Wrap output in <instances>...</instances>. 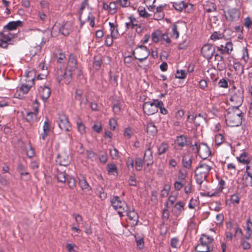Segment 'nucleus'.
Wrapping results in <instances>:
<instances>
[{"label":"nucleus","mask_w":252,"mask_h":252,"mask_svg":"<svg viewBox=\"0 0 252 252\" xmlns=\"http://www.w3.org/2000/svg\"><path fill=\"white\" fill-rule=\"evenodd\" d=\"M80 69L77 66V61L73 55H70L68 58V62L66 67V70L63 72L62 69L58 70V80L59 82L64 80L66 84L70 83L71 80V76L77 72H80Z\"/></svg>","instance_id":"nucleus-1"},{"label":"nucleus","mask_w":252,"mask_h":252,"mask_svg":"<svg viewBox=\"0 0 252 252\" xmlns=\"http://www.w3.org/2000/svg\"><path fill=\"white\" fill-rule=\"evenodd\" d=\"M243 115L239 108H230L225 115L226 122L230 126H238L242 124Z\"/></svg>","instance_id":"nucleus-2"},{"label":"nucleus","mask_w":252,"mask_h":252,"mask_svg":"<svg viewBox=\"0 0 252 252\" xmlns=\"http://www.w3.org/2000/svg\"><path fill=\"white\" fill-rule=\"evenodd\" d=\"M200 243L196 247L198 252H210L213 250L212 242L213 239L205 234H202L200 238Z\"/></svg>","instance_id":"nucleus-3"},{"label":"nucleus","mask_w":252,"mask_h":252,"mask_svg":"<svg viewBox=\"0 0 252 252\" xmlns=\"http://www.w3.org/2000/svg\"><path fill=\"white\" fill-rule=\"evenodd\" d=\"M212 166L205 162H200L195 171L196 181L197 184L201 185L206 179Z\"/></svg>","instance_id":"nucleus-4"},{"label":"nucleus","mask_w":252,"mask_h":252,"mask_svg":"<svg viewBox=\"0 0 252 252\" xmlns=\"http://www.w3.org/2000/svg\"><path fill=\"white\" fill-rule=\"evenodd\" d=\"M113 208L118 212L120 217L124 216V213L128 210V207L125 201L122 200L117 196H114L111 200Z\"/></svg>","instance_id":"nucleus-5"},{"label":"nucleus","mask_w":252,"mask_h":252,"mask_svg":"<svg viewBox=\"0 0 252 252\" xmlns=\"http://www.w3.org/2000/svg\"><path fill=\"white\" fill-rule=\"evenodd\" d=\"M163 105V102L158 100L154 99L152 101L146 102L143 104V110L145 114L151 115L158 111V106Z\"/></svg>","instance_id":"nucleus-6"},{"label":"nucleus","mask_w":252,"mask_h":252,"mask_svg":"<svg viewBox=\"0 0 252 252\" xmlns=\"http://www.w3.org/2000/svg\"><path fill=\"white\" fill-rule=\"evenodd\" d=\"M243 91L242 89L234 88L231 92L230 101L232 103V107H237L241 105L243 101Z\"/></svg>","instance_id":"nucleus-7"},{"label":"nucleus","mask_w":252,"mask_h":252,"mask_svg":"<svg viewBox=\"0 0 252 252\" xmlns=\"http://www.w3.org/2000/svg\"><path fill=\"white\" fill-rule=\"evenodd\" d=\"M132 53L135 59L142 62L148 57L150 55V51L146 46L141 45L136 48Z\"/></svg>","instance_id":"nucleus-8"},{"label":"nucleus","mask_w":252,"mask_h":252,"mask_svg":"<svg viewBox=\"0 0 252 252\" xmlns=\"http://www.w3.org/2000/svg\"><path fill=\"white\" fill-rule=\"evenodd\" d=\"M15 34L12 33L9 31H4L0 37V47L5 48L7 47L8 42L15 37Z\"/></svg>","instance_id":"nucleus-9"},{"label":"nucleus","mask_w":252,"mask_h":252,"mask_svg":"<svg viewBox=\"0 0 252 252\" xmlns=\"http://www.w3.org/2000/svg\"><path fill=\"white\" fill-rule=\"evenodd\" d=\"M56 161L62 166H66L71 162V158L68 155L67 153L63 151L59 154L56 159Z\"/></svg>","instance_id":"nucleus-10"},{"label":"nucleus","mask_w":252,"mask_h":252,"mask_svg":"<svg viewBox=\"0 0 252 252\" xmlns=\"http://www.w3.org/2000/svg\"><path fill=\"white\" fill-rule=\"evenodd\" d=\"M59 126L61 129L65 131H70L71 130V126L68 120L64 115H61L59 117Z\"/></svg>","instance_id":"nucleus-11"},{"label":"nucleus","mask_w":252,"mask_h":252,"mask_svg":"<svg viewBox=\"0 0 252 252\" xmlns=\"http://www.w3.org/2000/svg\"><path fill=\"white\" fill-rule=\"evenodd\" d=\"M252 171V165H247L246 168V172L243 175L242 180L243 184L245 186L252 187V176L251 175Z\"/></svg>","instance_id":"nucleus-12"},{"label":"nucleus","mask_w":252,"mask_h":252,"mask_svg":"<svg viewBox=\"0 0 252 252\" xmlns=\"http://www.w3.org/2000/svg\"><path fill=\"white\" fill-rule=\"evenodd\" d=\"M197 153L201 158H207L211 154V151L209 147L205 143H199Z\"/></svg>","instance_id":"nucleus-13"},{"label":"nucleus","mask_w":252,"mask_h":252,"mask_svg":"<svg viewBox=\"0 0 252 252\" xmlns=\"http://www.w3.org/2000/svg\"><path fill=\"white\" fill-rule=\"evenodd\" d=\"M215 51V48L209 44L204 45L201 49L202 55L205 58L208 60L212 57Z\"/></svg>","instance_id":"nucleus-14"},{"label":"nucleus","mask_w":252,"mask_h":252,"mask_svg":"<svg viewBox=\"0 0 252 252\" xmlns=\"http://www.w3.org/2000/svg\"><path fill=\"white\" fill-rule=\"evenodd\" d=\"M240 12L236 8H232L228 10L225 13V17L227 20L229 21H235L239 19Z\"/></svg>","instance_id":"nucleus-15"},{"label":"nucleus","mask_w":252,"mask_h":252,"mask_svg":"<svg viewBox=\"0 0 252 252\" xmlns=\"http://www.w3.org/2000/svg\"><path fill=\"white\" fill-rule=\"evenodd\" d=\"M56 27L58 28L59 32L64 36L68 35L71 31V24L69 22L63 23L59 26L55 25L54 28Z\"/></svg>","instance_id":"nucleus-16"},{"label":"nucleus","mask_w":252,"mask_h":252,"mask_svg":"<svg viewBox=\"0 0 252 252\" xmlns=\"http://www.w3.org/2000/svg\"><path fill=\"white\" fill-rule=\"evenodd\" d=\"M125 214L128 217L132 225L134 226L137 224L139 217L136 212L133 210L128 211V210L126 213H124V215Z\"/></svg>","instance_id":"nucleus-17"},{"label":"nucleus","mask_w":252,"mask_h":252,"mask_svg":"<svg viewBox=\"0 0 252 252\" xmlns=\"http://www.w3.org/2000/svg\"><path fill=\"white\" fill-rule=\"evenodd\" d=\"M143 160L146 163L147 166L153 163V152L150 147L146 149Z\"/></svg>","instance_id":"nucleus-18"},{"label":"nucleus","mask_w":252,"mask_h":252,"mask_svg":"<svg viewBox=\"0 0 252 252\" xmlns=\"http://www.w3.org/2000/svg\"><path fill=\"white\" fill-rule=\"evenodd\" d=\"M39 94L43 99H47L51 94L50 89L46 86H40L38 89Z\"/></svg>","instance_id":"nucleus-19"},{"label":"nucleus","mask_w":252,"mask_h":252,"mask_svg":"<svg viewBox=\"0 0 252 252\" xmlns=\"http://www.w3.org/2000/svg\"><path fill=\"white\" fill-rule=\"evenodd\" d=\"M185 205V203L184 202L182 201H178L174 205L172 212L175 215L179 216L184 211Z\"/></svg>","instance_id":"nucleus-20"},{"label":"nucleus","mask_w":252,"mask_h":252,"mask_svg":"<svg viewBox=\"0 0 252 252\" xmlns=\"http://www.w3.org/2000/svg\"><path fill=\"white\" fill-rule=\"evenodd\" d=\"M187 145V139L185 136H178L175 141V147L177 149H181Z\"/></svg>","instance_id":"nucleus-21"},{"label":"nucleus","mask_w":252,"mask_h":252,"mask_svg":"<svg viewBox=\"0 0 252 252\" xmlns=\"http://www.w3.org/2000/svg\"><path fill=\"white\" fill-rule=\"evenodd\" d=\"M79 185L82 189L85 191L90 193L91 191V188L84 177L81 176L79 178Z\"/></svg>","instance_id":"nucleus-22"},{"label":"nucleus","mask_w":252,"mask_h":252,"mask_svg":"<svg viewBox=\"0 0 252 252\" xmlns=\"http://www.w3.org/2000/svg\"><path fill=\"white\" fill-rule=\"evenodd\" d=\"M128 21L125 23L127 29H133L136 26H138V21L133 16H130L128 17Z\"/></svg>","instance_id":"nucleus-23"},{"label":"nucleus","mask_w":252,"mask_h":252,"mask_svg":"<svg viewBox=\"0 0 252 252\" xmlns=\"http://www.w3.org/2000/svg\"><path fill=\"white\" fill-rule=\"evenodd\" d=\"M244 228L246 230L245 238L247 239H250L252 237V222L250 220H247L246 224L244 226Z\"/></svg>","instance_id":"nucleus-24"},{"label":"nucleus","mask_w":252,"mask_h":252,"mask_svg":"<svg viewBox=\"0 0 252 252\" xmlns=\"http://www.w3.org/2000/svg\"><path fill=\"white\" fill-rule=\"evenodd\" d=\"M203 7L204 10L209 13L215 11L216 10V4L214 2L209 1H206L203 4Z\"/></svg>","instance_id":"nucleus-25"},{"label":"nucleus","mask_w":252,"mask_h":252,"mask_svg":"<svg viewBox=\"0 0 252 252\" xmlns=\"http://www.w3.org/2000/svg\"><path fill=\"white\" fill-rule=\"evenodd\" d=\"M109 25L110 27L111 36L114 39L118 38L120 35L118 30V26L111 22H109Z\"/></svg>","instance_id":"nucleus-26"},{"label":"nucleus","mask_w":252,"mask_h":252,"mask_svg":"<svg viewBox=\"0 0 252 252\" xmlns=\"http://www.w3.org/2000/svg\"><path fill=\"white\" fill-rule=\"evenodd\" d=\"M34 79L32 78L31 80L28 81V84H23L20 88V92H22L24 94L28 93L31 89L32 86L33 84Z\"/></svg>","instance_id":"nucleus-27"},{"label":"nucleus","mask_w":252,"mask_h":252,"mask_svg":"<svg viewBox=\"0 0 252 252\" xmlns=\"http://www.w3.org/2000/svg\"><path fill=\"white\" fill-rule=\"evenodd\" d=\"M22 22L19 20L16 21H12L8 23L6 26V28L9 30H15L19 27L22 26Z\"/></svg>","instance_id":"nucleus-28"},{"label":"nucleus","mask_w":252,"mask_h":252,"mask_svg":"<svg viewBox=\"0 0 252 252\" xmlns=\"http://www.w3.org/2000/svg\"><path fill=\"white\" fill-rule=\"evenodd\" d=\"M169 148V144L163 142L158 147V155H161L165 153Z\"/></svg>","instance_id":"nucleus-29"},{"label":"nucleus","mask_w":252,"mask_h":252,"mask_svg":"<svg viewBox=\"0 0 252 252\" xmlns=\"http://www.w3.org/2000/svg\"><path fill=\"white\" fill-rule=\"evenodd\" d=\"M237 160L244 164H248L250 161L247 154L243 152L239 157L237 158Z\"/></svg>","instance_id":"nucleus-30"},{"label":"nucleus","mask_w":252,"mask_h":252,"mask_svg":"<svg viewBox=\"0 0 252 252\" xmlns=\"http://www.w3.org/2000/svg\"><path fill=\"white\" fill-rule=\"evenodd\" d=\"M192 159L190 156H186L183 158V166L187 168H190L191 166Z\"/></svg>","instance_id":"nucleus-31"},{"label":"nucleus","mask_w":252,"mask_h":252,"mask_svg":"<svg viewBox=\"0 0 252 252\" xmlns=\"http://www.w3.org/2000/svg\"><path fill=\"white\" fill-rule=\"evenodd\" d=\"M147 131L151 135H154L157 133L158 130L153 123H149L147 124Z\"/></svg>","instance_id":"nucleus-32"},{"label":"nucleus","mask_w":252,"mask_h":252,"mask_svg":"<svg viewBox=\"0 0 252 252\" xmlns=\"http://www.w3.org/2000/svg\"><path fill=\"white\" fill-rule=\"evenodd\" d=\"M171 32H170V36L171 37L175 39H177L179 36V32L178 31V27L176 24H174L171 27Z\"/></svg>","instance_id":"nucleus-33"},{"label":"nucleus","mask_w":252,"mask_h":252,"mask_svg":"<svg viewBox=\"0 0 252 252\" xmlns=\"http://www.w3.org/2000/svg\"><path fill=\"white\" fill-rule=\"evenodd\" d=\"M144 160L140 158H136L135 160V167L137 171L142 170Z\"/></svg>","instance_id":"nucleus-34"},{"label":"nucleus","mask_w":252,"mask_h":252,"mask_svg":"<svg viewBox=\"0 0 252 252\" xmlns=\"http://www.w3.org/2000/svg\"><path fill=\"white\" fill-rule=\"evenodd\" d=\"M185 5V2L183 1L179 2H173V6L176 10L182 11L184 9Z\"/></svg>","instance_id":"nucleus-35"},{"label":"nucleus","mask_w":252,"mask_h":252,"mask_svg":"<svg viewBox=\"0 0 252 252\" xmlns=\"http://www.w3.org/2000/svg\"><path fill=\"white\" fill-rule=\"evenodd\" d=\"M57 178L59 182L64 183L67 177H66V174L64 172L59 171L57 174Z\"/></svg>","instance_id":"nucleus-36"},{"label":"nucleus","mask_w":252,"mask_h":252,"mask_svg":"<svg viewBox=\"0 0 252 252\" xmlns=\"http://www.w3.org/2000/svg\"><path fill=\"white\" fill-rule=\"evenodd\" d=\"M233 50V44L231 42H226L224 44V53L229 54Z\"/></svg>","instance_id":"nucleus-37"},{"label":"nucleus","mask_w":252,"mask_h":252,"mask_svg":"<svg viewBox=\"0 0 252 252\" xmlns=\"http://www.w3.org/2000/svg\"><path fill=\"white\" fill-rule=\"evenodd\" d=\"M76 124L78 132L81 134L86 133V131L85 125L81 122H77Z\"/></svg>","instance_id":"nucleus-38"},{"label":"nucleus","mask_w":252,"mask_h":252,"mask_svg":"<svg viewBox=\"0 0 252 252\" xmlns=\"http://www.w3.org/2000/svg\"><path fill=\"white\" fill-rule=\"evenodd\" d=\"M109 152L111 157L114 159H117L119 158V151L115 148L109 149Z\"/></svg>","instance_id":"nucleus-39"},{"label":"nucleus","mask_w":252,"mask_h":252,"mask_svg":"<svg viewBox=\"0 0 252 252\" xmlns=\"http://www.w3.org/2000/svg\"><path fill=\"white\" fill-rule=\"evenodd\" d=\"M187 76V72L185 70H177L175 74V77L178 79H185Z\"/></svg>","instance_id":"nucleus-40"},{"label":"nucleus","mask_w":252,"mask_h":252,"mask_svg":"<svg viewBox=\"0 0 252 252\" xmlns=\"http://www.w3.org/2000/svg\"><path fill=\"white\" fill-rule=\"evenodd\" d=\"M242 60H243L244 63H246L248 62L249 59V56L247 48L246 47H244L242 49Z\"/></svg>","instance_id":"nucleus-41"},{"label":"nucleus","mask_w":252,"mask_h":252,"mask_svg":"<svg viewBox=\"0 0 252 252\" xmlns=\"http://www.w3.org/2000/svg\"><path fill=\"white\" fill-rule=\"evenodd\" d=\"M161 35V33L159 31L153 33L152 34V40L155 43L158 42L160 40Z\"/></svg>","instance_id":"nucleus-42"},{"label":"nucleus","mask_w":252,"mask_h":252,"mask_svg":"<svg viewBox=\"0 0 252 252\" xmlns=\"http://www.w3.org/2000/svg\"><path fill=\"white\" fill-rule=\"evenodd\" d=\"M109 13L113 14L117 11V6L115 2H111L109 4Z\"/></svg>","instance_id":"nucleus-43"},{"label":"nucleus","mask_w":252,"mask_h":252,"mask_svg":"<svg viewBox=\"0 0 252 252\" xmlns=\"http://www.w3.org/2000/svg\"><path fill=\"white\" fill-rule=\"evenodd\" d=\"M247 239L245 237L242 239L241 241V245L243 247V249L245 250H249L251 248V244L247 241Z\"/></svg>","instance_id":"nucleus-44"},{"label":"nucleus","mask_w":252,"mask_h":252,"mask_svg":"<svg viewBox=\"0 0 252 252\" xmlns=\"http://www.w3.org/2000/svg\"><path fill=\"white\" fill-rule=\"evenodd\" d=\"M69 188L71 189H74L76 187V182L75 179L72 177H68L66 180Z\"/></svg>","instance_id":"nucleus-45"},{"label":"nucleus","mask_w":252,"mask_h":252,"mask_svg":"<svg viewBox=\"0 0 252 252\" xmlns=\"http://www.w3.org/2000/svg\"><path fill=\"white\" fill-rule=\"evenodd\" d=\"M108 172L109 174L114 175L117 172V167L114 164H109L107 165Z\"/></svg>","instance_id":"nucleus-46"},{"label":"nucleus","mask_w":252,"mask_h":252,"mask_svg":"<svg viewBox=\"0 0 252 252\" xmlns=\"http://www.w3.org/2000/svg\"><path fill=\"white\" fill-rule=\"evenodd\" d=\"M135 240L137 244V246L139 249H143L144 247V241L143 238L140 237H137V236H135Z\"/></svg>","instance_id":"nucleus-47"},{"label":"nucleus","mask_w":252,"mask_h":252,"mask_svg":"<svg viewBox=\"0 0 252 252\" xmlns=\"http://www.w3.org/2000/svg\"><path fill=\"white\" fill-rule=\"evenodd\" d=\"M113 111L115 115H118L120 114L121 111V107L120 103L119 102L114 104L113 106Z\"/></svg>","instance_id":"nucleus-48"},{"label":"nucleus","mask_w":252,"mask_h":252,"mask_svg":"<svg viewBox=\"0 0 252 252\" xmlns=\"http://www.w3.org/2000/svg\"><path fill=\"white\" fill-rule=\"evenodd\" d=\"M224 36V35L222 33L214 32L211 35V38L212 40L215 41L216 40L222 39Z\"/></svg>","instance_id":"nucleus-49"},{"label":"nucleus","mask_w":252,"mask_h":252,"mask_svg":"<svg viewBox=\"0 0 252 252\" xmlns=\"http://www.w3.org/2000/svg\"><path fill=\"white\" fill-rule=\"evenodd\" d=\"M36 118V113L33 112H28L26 116V120L29 122H31L33 120L35 119Z\"/></svg>","instance_id":"nucleus-50"},{"label":"nucleus","mask_w":252,"mask_h":252,"mask_svg":"<svg viewBox=\"0 0 252 252\" xmlns=\"http://www.w3.org/2000/svg\"><path fill=\"white\" fill-rule=\"evenodd\" d=\"M224 141V138L222 134L219 133L215 137V143L217 145H220Z\"/></svg>","instance_id":"nucleus-51"},{"label":"nucleus","mask_w":252,"mask_h":252,"mask_svg":"<svg viewBox=\"0 0 252 252\" xmlns=\"http://www.w3.org/2000/svg\"><path fill=\"white\" fill-rule=\"evenodd\" d=\"M197 200L196 199L191 198L188 205V207L190 209H194L197 206Z\"/></svg>","instance_id":"nucleus-52"},{"label":"nucleus","mask_w":252,"mask_h":252,"mask_svg":"<svg viewBox=\"0 0 252 252\" xmlns=\"http://www.w3.org/2000/svg\"><path fill=\"white\" fill-rule=\"evenodd\" d=\"M164 7V6L163 5H160L159 6H158L156 8L154 6L151 7V8L154 9L153 11H155L154 17L157 16V15H158V13H160V12H163V9Z\"/></svg>","instance_id":"nucleus-53"},{"label":"nucleus","mask_w":252,"mask_h":252,"mask_svg":"<svg viewBox=\"0 0 252 252\" xmlns=\"http://www.w3.org/2000/svg\"><path fill=\"white\" fill-rule=\"evenodd\" d=\"M138 11L140 16L145 18L149 17L151 15L145 10L144 8L139 9Z\"/></svg>","instance_id":"nucleus-54"},{"label":"nucleus","mask_w":252,"mask_h":252,"mask_svg":"<svg viewBox=\"0 0 252 252\" xmlns=\"http://www.w3.org/2000/svg\"><path fill=\"white\" fill-rule=\"evenodd\" d=\"M176 200H177L176 196L170 195L169 197L168 201L167 202V204L168 206L170 207L171 206H172L173 205V204L174 203V202L176 201Z\"/></svg>","instance_id":"nucleus-55"},{"label":"nucleus","mask_w":252,"mask_h":252,"mask_svg":"<svg viewBox=\"0 0 252 252\" xmlns=\"http://www.w3.org/2000/svg\"><path fill=\"white\" fill-rule=\"evenodd\" d=\"M160 40L165 41L166 44H170L171 43V40L167 33H161Z\"/></svg>","instance_id":"nucleus-56"},{"label":"nucleus","mask_w":252,"mask_h":252,"mask_svg":"<svg viewBox=\"0 0 252 252\" xmlns=\"http://www.w3.org/2000/svg\"><path fill=\"white\" fill-rule=\"evenodd\" d=\"M234 69L236 71H243V67L242 64L238 62H235L233 64Z\"/></svg>","instance_id":"nucleus-57"},{"label":"nucleus","mask_w":252,"mask_h":252,"mask_svg":"<svg viewBox=\"0 0 252 252\" xmlns=\"http://www.w3.org/2000/svg\"><path fill=\"white\" fill-rule=\"evenodd\" d=\"M73 217L76 221V225L79 226L80 224L82 223L83 218L80 215L78 214H75L73 215Z\"/></svg>","instance_id":"nucleus-58"},{"label":"nucleus","mask_w":252,"mask_h":252,"mask_svg":"<svg viewBox=\"0 0 252 252\" xmlns=\"http://www.w3.org/2000/svg\"><path fill=\"white\" fill-rule=\"evenodd\" d=\"M218 85L220 87L226 88L228 87V83L225 79L222 78L219 81Z\"/></svg>","instance_id":"nucleus-59"},{"label":"nucleus","mask_w":252,"mask_h":252,"mask_svg":"<svg viewBox=\"0 0 252 252\" xmlns=\"http://www.w3.org/2000/svg\"><path fill=\"white\" fill-rule=\"evenodd\" d=\"M93 129L96 132H100L102 129V126L99 123H96L93 126Z\"/></svg>","instance_id":"nucleus-60"},{"label":"nucleus","mask_w":252,"mask_h":252,"mask_svg":"<svg viewBox=\"0 0 252 252\" xmlns=\"http://www.w3.org/2000/svg\"><path fill=\"white\" fill-rule=\"evenodd\" d=\"M170 187L168 186H165V188L161 191L160 195L163 197H166L169 192Z\"/></svg>","instance_id":"nucleus-61"},{"label":"nucleus","mask_w":252,"mask_h":252,"mask_svg":"<svg viewBox=\"0 0 252 252\" xmlns=\"http://www.w3.org/2000/svg\"><path fill=\"white\" fill-rule=\"evenodd\" d=\"M223 220V215L222 214H219L216 215L215 222L217 224H220Z\"/></svg>","instance_id":"nucleus-62"},{"label":"nucleus","mask_w":252,"mask_h":252,"mask_svg":"<svg viewBox=\"0 0 252 252\" xmlns=\"http://www.w3.org/2000/svg\"><path fill=\"white\" fill-rule=\"evenodd\" d=\"M116 2H118L122 7H127L130 4L128 0H116Z\"/></svg>","instance_id":"nucleus-63"},{"label":"nucleus","mask_w":252,"mask_h":252,"mask_svg":"<svg viewBox=\"0 0 252 252\" xmlns=\"http://www.w3.org/2000/svg\"><path fill=\"white\" fill-rule=\"evenodd\" d=\"M87 156L88 158L91 159L92 160L96 159V154L91 150H88L87 151Z\"/></svg>","instance_id":"nucleus-64"}]
</instances>
